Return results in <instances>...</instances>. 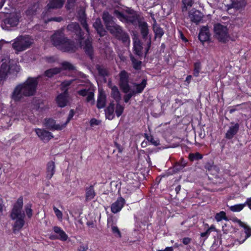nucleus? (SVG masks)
<instances>
[{
    "label": "nucleus",
    "instance_id": "7c9ffc66",
    "mask_svg": "<svg viewBox=\"0 0 251 251\" xmlns=\"http://www.w3.org/2000/svg\"><path fill=\"white\" fill-rule=\"evenodd\" d=\"M139 26L140 28L141 33L143 39L146 40L149 34V28L147 23L145 22H140Z\"/></svg>",
    "mask_w": 251,
    "mask_h": 251
},
{
    "label": "nucleus",
    "instance_id": "72a5a7b5",
    "mask_svg": "<svg viewBox=\"0 0 251 251\" xmlns=\"http://www.w3.org/2000/svg\"><path fill=\"white\" fill-rule=\"evenodd\" d=\"M111 97L115 100L116 102L120 101L121 100V96L118 88L116 86L111 87Z\"/></svg>",
    "mask_w": 251,
    "mask_h": 251
},
{
    "label": "nucleus",
    "instance_id": "338daca9",
    "mask_svg": "<svg viewBox=\"0 0 251 251\" xmlns=\"http://www.w3.org/2000/svg\"><path fill=\"white\" fill-rule=\"evenodd\" d=\"M88 249V246L87 245H80L78 248V251H86Z\"/></svg>",
    "mask_w": 251,
    "mask_h": 251
},
{
    "label": "nucleus",
    "instance_id": "f3484780",
    "mask_svg": "<svg viewBox=\"0 0 251 251\" xmlns=\"http://www.w3.org/2000/svg\"><path fill=\"white\" fill-rule=\"evenodd\" d=\"M78 21L80 22L83 27L86 30L88 35L90 34V29L86 22V17L85 11L83 10H80L78 12Z\"/></svg>",
    "mask_w": 251,
    "mask_h": 251
},
{
    "label": "nucleus",
    "instance_id": "4c0bfd02",
    "mask_svg": "<svg viewBox=\"0 0 251 251\" xmlns=\"http://www.w3.org/2000/svg\"><path fill=\"white\" fill-rule=\"evenodd\" d=\"M130 58L133 67L136 70H140L141 69L142 62L136 59L132 55H130Z\"/></svg>",
    "mask_w": 251,
    "mask_h": 251
},
{
    "label": "nucleus",
    "instance_id": "dca6fc26",
    "mask_svg": "<svg viewBox=\"0 0 251 251\" xmlns=\"http://www.w3.org/2000/svg\"><path fill=\"white\" fill-rule=\"evenodd\" d=\"M68 97L67 89H66L63 93L59 94L56 98V101L58 106L64 107L67 105L68 102Z\"/></svg>",
    "mask_w": 251,
    "mask_h": 251
},
{
    "label": "nucleus",
    "instance_id": "603ef678",
    "mask_svg": "<svg viewBox=\"0 0 251 251\" xmlns=\"http://www.w3.org/2000/svg\"><path fill=\"white\" fill-rule=\"evenodd\" d=\"M76 0H67L66 4V8L67 10H70L74 8Z\"/></svg>",
    "mask_w": 251,
    "mask_h": 251
},
{
    "label": "nucleus",
    "instance_id": "a19ab883",
    "mask_svg": "<svg viewBox=\"0 0 251 251\" xmlns=\"http://www.w3.org/2000/svg\"><path fill=\"white\" fill-rule=\"evenodd\" d=\"M146 139L154 146H157L159 145V141L158 140H155L152 136L148 135L147 134H145Z\"/></svg>",
    "mask_w": 251,
    "mask_h": 251
},
{
    "label": "nucleus",
    "instance_id": "8fccbe9b",
    "mask_svg": "<svg viewBox=\"0 0 251 251\" xmlns=\"http://www.w3.org/2000/svg\"><path fill=\"white\" fill-rule=\"evenodd\" d=\"M185 167V164H180V163H176L174 165L173 170L175 173L181 171Z\"/></svg>",
    "mask_w": 251,
    "mask_h": 251
},
{
    "label": "nucleus",
    "instance_id": "a18cd8bd",
    "mask_svg": "<svg viewBox=\"0 0 251 251\" xmlns=\"http://www.w3.org/2000/svg\"><path fill=\"white\" fill-rule=\"evenodd\" d=\"M202 156L201 154L197 152L195 153H190L189 155V158L191 161L198 160L201 159Z\"/></svg>",
    "mask_w": 251,
    "mask_h": 251
},
{
    "label": "nucleus",
    "instance_id": "b1692460",
    "mask_svg": "<svg viewBox=\"0 0 251 251\" xmlns=\"http://www.w3.org/2000/svg\"><path fill=\"white\" fill-rule=\"evenodd\" d=\"M106 99L105 93L103 91H99L97 103L98 108L101 109L105 107Z\"/></svg>",
    "mask_w": 251,
    "mask_h": 251
},
{
    "label": "nucleus",
    "instance_id": "774afa93",
    "mask_svg": "<svg viewBox=\"0 0 251 251\" xmlns=\"http://www.w3.org/2000/svg\"><path fill=\"white\" fill-rule=\"evenodd\" d=\"M191 239L188 237H185L182 239V242L184 245H188L190 243Z\"/></svg>",
    "mask_w": 251,
    "mask_h": 251
},
{
    "label": "nucleus",
    "instance_id": "1a4fd4ad",
    "mask_svg": "<svg viewBox=\"0 0 251 251\" xmlns=\"http://www.w3.org/2000/svg\"><path fill=\"white\" fill-rule=\"evenodd\" d=\"M66 28L68 31L74 33L78 40H83L84 38V33L77 23L72 22L67 26Z\"/></svg>",
    "mask_w": 251,
    "mask_h": 251
},
{
    "label": "nucleus",
    "instance_id": "6e6d98bb",
    "mask_svg": "<svg viewBox=\"0 0 251 251\" xmlns=\"http://www.w3.org/2000/svg\"><path fill=\"white\" fill-rule=\"evenodd\" d=\"M124 96V99L125 102L127 103L129 101V100L131 98V97L135 95V93L133 92V91H131L129 93L127 94Z\"/></svg>",
    "mask_w": 251,
    "mask_h": 251
},
{
    "label": "nucleus",
    "instance_id": "f03ea898",
    "mask_svg": "<svg viewBox=\"0 0 251 251\" xmlns=\"http://www.w3.org/2000/svg\"><path fill=\"white\" fill-rule=\"evenodd\" d=\"M23 205V198L20 197L14 205L10 214L11 219L16 220L13 227V232L15 233L17 231H19L25 224L24 218L25 215L24 212L22 211Z\"/></svg>",
    "mask_w": 251,
    "mask_h": 251
},
{
    "label": "nucleus",
    "instance_id": "2f4dec72",
    "mask_svg": "<svg viewBox=\"0 0 251 251\" xmlns=\"http://www.w3.org/2000/svg\"><path fill=\"white\" fill-rule=\"evenodd\" d=\"M129 15L126 16L125 22L130 23L132 24H135L138 20V17L134 11L132 10L129 11Z\"/></svg>",
    "mask_w": 251,
    "mask_h": 251
},
{
    "label": "nucleus",
    "instance_id": "393cba45",
    "mask_svg": "<svg viewBox=\"0 0 251 251\" xmlns=\"http://www.w3.org/2000/svg\"><path fill=\"white\" fill-rule=\"evenodd\" d=\"M246 5L245 0H231V3L228 5V9L235 8L239 10L244 8Z\"/></svg>",
    "mask_w": 251,
    "mask_h": 251
},
{
    "label": "nucleus",
    "instance_id": "c03bdc74",
    "mask_svg": "<svg viewBox=\"0 0 251 251\" xmlns=\"http://www.w3.org/2000/svg\"><path fill=\"white\" fill-rule=\"evenodd\" d=\"M215 218L218 222L221 221L223 219L226 221L228 220V219L226 217V213L224 211H221L220 212L217 213L215 215Z\"/></svg>",
    "mask_w": 251,
    "mask_h": 251
},
{
    "label": "nucleus",
    "instance_id": "6e6552de",
    "mask_svg": "<svg viewBox=\"0 0 251 251\" xmlns=\"http://www.w3.org/2000/svg\"><path fill=\"white\" fill-rule=\"evenodd\" d=\"M120 86L123 92L127 93L130 91V87L128 82V75L126 71H122L119 74Z\"/></svg>",
    "mask_w": 251,
    "mask_h": 251
},
{
    "label": "nucleus",
    "instance_id": "79ce46f5",
    "mask_svg": "<svg viewBox=\"0 0 251 251\" xmlns=\"http://www.w3.org/2000/svg\"><path fill=\"white\" fill-rule=\"evenodd\" d=\"M124 109V107L120 104V101L116 102L115 113L118 117L122 114Z\"/></svg>",
    "mask_w": 251,
    "mask_h": 251
},
{
    "label": "nucleus",
    "instance_id": "ddd939ff",
    "mask_svg": "<svg viewBox=\"0 0 251 251\" xmlns=\"http://www.w3.org/2000/svg\"><path fill=\"white\" fill-rule=\"evenodd\" d=\"M35 131L39 138L44 142H48L53 137L51 132L44 129L36 128Z\"/></svg>",
    "mask_w": 251,
    "mask_h": 251
},
{
    "label": "nucleus",
    "instance_id": "0eeeda50",
    "mask_svg": "<svg viewBox=\"0 0 251 251\" xmlns=\"http://www.w3.org/2000/svg\"><path fill=\"white\" fill-rule=\"evenodd\" d=\"M66 38V37L62 31L57 30L51 36L50 40L52 44L57 49L60 50L61 45H63Z\"/></svg>",
    "mask_w": 251,
    "mask_h": 251
},
{
    "label": "nucleus",
    "instance_id": "2eb2a0df",
    "mask_svg": "<svg viewBox=\"0 0 251 251\" xmlns=\"http://www.w3.org/2000/svg\"><path fill=\"white\" fill-rule=\"evenodd\" d=\"M13 66L8 65L6 63H3L0 68V83L4 81L10 70H13Z\"/></svg>",
    "mask_w": 251,
    "mask_h": 251
},
{
    "label": "nucleus",
    "instance_id": "9d476101",
    "mask_svg": "<svg viewBox=\"0 0 251 251\" xmlns=\"http://www.w3.org/2000/svg\"><path fill=\"white\" fill-rule=\"evenodd\" d=\"M80 45L83 48L85 53L92 59L94 55V49L92 46V40L88 38L84 42L82 40H78Z\"/></svg>",
    "mask_w": 251,
    "mask_h": 251
},
{
    "label": "nucleus",
    "instance_id": "58836bf2",
    "mask_svg": "<svg viewBox=\"0 0 251 251\" xmlns=\"http://www.w3.org/2000/svg\"><path fill=\"white\" fill-rule=\"evenodd\" d=\"M61 69L59 68H54L52 69H50L45 72V75L46 76L51 77L53 75L57 74L58 73H60L61 71Z\"/></svg>",
    "mask_w": 251,
    "mask_h": 251
},
{
    "label": "nucleus",
    "instance_id": "f257e3e1",
    "mask_svg": "<svg viewBox=\"0 0 251 251\" xmlns=\"http://www.w3.org/2000/svg\"><path fill=\"white\" fill-rule=\"evenodd\" d=\"M37 77H29L25 82L17 85L11 94V98L15 101L20 100L24 97H30L35 95L38 79Z\"/></svg>",
    "mask_w": 251,
    "mask_h": 251
},
{
    "label": "nucleus",
    "instance_id": "5fc2aeb1",
    "mask_svg": "<svg viewBox=\"0 0 251 251\" xmlns=\"http://www.w3.org/2000/svg\"><path fill=\"white\" fill-rule=\"evenodd\" d=\"M201 64L199 62L195 63V69L194 71V75L195 76L199 75V72L201 70Z\"/></svg>",
    "mask_w": 251,
    "mask_h": 251
},
{
    "label": "nucleus",
    "instance_id": "cd10ccee",
    "mask_svg": "<svg viewBox=\"0 0 251 251\" xmlns=\"http://www.w3.org/2000/svg\"><path fill=\"white\" fill-rule=\"evenodd\" d=\"M96 194L95 192L94 186L91 185L85 189V200L86 201H89L93 200Z\"/></svg>",
    "mask_w": 251,
    "mask_h": 251
},
{
    "label": "nucleus",
    "instance_id": "bb28decb",
    "mask_svg": "<svg viewBox=\"0 0 251 251\" xmlns=\"http://www.w3.org/2000/svg\"><path fill=\"white\" fill-rule=\"evenodd\" d=\"M133 48L135 53L139 56H142L143 54L142 43L138 39L134 40Z\"/></svg>",
    "mask_w": 251,
    "mask_h": 251
},
{
    "label": "nucleus",
    "instance_id": "052dcab7",
    "mask_svg": "<svg viewBox=\"0 0 251 251\" xmlns=\"http://www.w3.org/2000/svg\"><path fill=\"white\" fill-rule=\"evenodd\" d=\"M74 114H75V112H74V110L73 109H71L70 112H69V115H68V118L67 119V121L66 122L64 123L63 124H66V126L67 125V124L70 121V120L72 119V118L73 117L74 115Z\"/></svg>",
    "mask_w": 251,
    "mask_h": 251
},
{
    "label": "nucleus",
    "instance_id": "f8f14e48",
    "mask_svg": "<svg viewBox=\"0 0 251 251\" xmlns=\"http://www.w3.org/2000/svg\"><path fill=\"white\" fill-rule=\"evenodd\" d=\"M44 121V126L51 130H60L66 126V124H56L55 121L51 118H46Z\"/></svg>",
    "mask_w": 251,
    "mask_h": 251
},
{
    "label": "nucleus",
    "instance_id": "5701e85b",
    "mask_svg": "<svg viewBox=\"0 0 251 251\" xmlns=\"http://www.w3.org/2000/svg\"><path fill=\"white\" fill-rule=\"evenodd\" d=\"M210 36L209 29L206 26L202 27L199 34V39L202 43L208 40Z\"/></svg>",
    "mask_w": 251,
    "mask_h": 251
},
{
    "label": "nucleus",
    "instance_id": "c9c22d12",
    "mask_svg": "<svg viewBox=\"0 0 251 251\" xmlns=\"http://www.w3.org/2000/svg\"><path fill=\"white\" fill-rule=\"evenodd\" d=\"M152 29L155 34V38H161L164 34V31L163 29L156 24L155 21L153 25Z\"/></svg>",
    "mask_w": 251,
    "mask_h": 251
},
{
    "label": "nucleus",
    "instance_id": "49530a36",
    "mask_svg": "<svg viewBox=\"0 0 251 251\" xmlns=\"http://www.w3.org/2000/svg\"><path fill=\"white\" fill-rule=\"evenodd\" d=\"M62 66L65 70H75V67L69 62H63L62 63Z\"/></svg>",
    "mask_w": 251,
    "mask_h": 251
},
{
    "label": "nucleus",
    "instance_id": "a211bd4d",
    "mask_svg": "<svg viewBox=\"0 0 251 251\" xmlns=\"http://www.w3.org/2000/svg\"><path fill=\"white\" fill-rule=\"evenodd\" d=\"M125 203V201L122 197L119 198L117 201L114 202L111 206L112 212L116 213L119 212L123 207Z\"/></svg>",
    "mask_w": 251,
    "mask_h": 251
},
{
    "label": "nucleus",
    "instance_id": "680f3d73",
    "mask_svg": "<svg viewBox=\"0 0 251 251\" xmlns=\"http://www.w3.org/2000/svg\"><path fill=\"white\" fill-rule=\"evenodd\" d=\"M63 20V18L61 17H53L51 18L50 19H48L47 21H46V23L50 22V21H54L57 22H60Z\"/></svg>",
    "mask_w": 251,
    "mask_h": 251
},
{
    "label": "nucleus",
    "instance_id": "4468645a",
    "mask_svg": "<svg viewBox=\"0 0 251 251\" xmlns=\"http://www.w3.org/2000/svg\"><path fill=\"white\" fill-rule=\"evenodd\" d=\"M188 16L190 21L196 25L199 24L203 18V15L200 11L193 9L189 12Z\"/></svg>",
    "mask_w": 251,
    "mask_h": 251
},
{
    "label": "nucleus",
    "instance_id": "7ed1b4c3",
    "mask_svg": "<svg viewBox=\"0 0 251 251\" xmlns=\"http://www.w3.org/2000/svg\"><path fill=\"white\" fill-rule=\"evenodd\" d=\"M20 18V13L16 11L6 13L1 23L2 28L6 30H11L18 25Z\"/></svg>",
    "mask_w": 251,
    "mask_h": 251
},
{
    "label": "nucleus",
    "instance_id": "e433bc0d",
    "mask_svg": "<svg viewBox=\"0 0 251 251\" xmlns=\"http://www.w3.org/2000/svg\"><path fill=\"white\" fill-rule=\"evenodd\" d=\"M146 85L147 79H143L141 83L135 84L136 90H133V92L135 93V94L142 93Z\"/></svg>",
    "mask_w": 251,
    "mask_h": 251
},
{
    "label": "nucleus",
    "instance_id": "bf43d9fd",
    "mask_svg": "<svg viewBox=\"0 0 251 251\" xmlns=\"http://www.w3.org/2000/svg\"><path fill=\"white\" fill-rule=\"evenodd\" d=\"M112 231L114 234H117L118 237H121V232L117 226H112L111 227Z\"/></svg>",
    "mask_w": 251,
    "mask_h": 251
},
{
    "label": "nucleus",
    "instance_id": "20e7f679",
    "mask_svg": "<svg viewBox=\"0 0 251 251\" xmlns=\"http://www.w3.org/2000/svg\"><path fill=\"white\" fill-rule=\"evenodd\" d=\"M107 30L118 40L121 41L125 44H129L130 38L128 33L123 30V28L115 23L113 25L108 28Z\"/></svg>",
    "mask_w": 251,
    "mask_h": 251
},
{
    "label": "nucleus",
    "instance_id": "c756f323",
    "mask_svg": "<svg viewBox=\"0 0 251 251\" xmlns=\"http://www.w3.org/2000/svg\"><path fill=\"white\" fill-rule=\"evenodd\" d=\"M55 163L51 161L48 163L47 166V177L50 179L55 173Z\"/></svg>",
    "mask_w": 251,
    "mask_h": 251
},
{
    "label": "nucleus",
    "instance_id": "864d4df0",
    "mask_svg": "<svg viewBox=\"0 0 251 251\" xmlns=\"http://www.w3.org/2000/svg\"><path fill=\"white\" fill-rule=\"evenodd\" d=\"M94 90L92 89V90L87 95L86 101L87 102H90L91 101H92V103L93 104L94 103Z\"/></svg>",
    "mask_w": 251,
    "mask_h": 251
},
{
    "label": "nucleus",
    "instance_id": "6ab92c4d",
    "mask_svg": "<svg viewBox=\"0 0 251 251\" xmlns=\"http://www.w3.org/2000/svg\"><path fill=\"white\" fill-rule=\"evenodd\" d=\"M93 26L100 37H103L106 34V31L104 29L100 18H97L95 22L93 23Z\"/></svg>",
    "mask_w": 251,
    "mask_h": 251
},
{
    "label": "nucleus",
    "instance_id": "423d86ee",
    "mask_svg": "<svg viewBox=\"0 0 251 251\" xmlns=\"http://www.w3.org/2000/svg\"><path fill=\"white\" fill-rule=\"evenodd\" d=\"M32 42L28 37L20 36L17 38L12 44L14 50L18 51H23L28 48Z\"/></svg>",
    "mask_w": 251,
    "mask_h": 251
},
{
    "label": "nucleus",
    "instance_id": "0e129e2a",
    "mask_svg": "<svg viewBox=\"0 0 251 251\" xmlns=\"http://www.w3.org/2000/svg\"><path fill=\"white\" fill-rule=\"evenodd\" d=\"M204 168L208 171H211L214 168L213 163L207 162L204 166Z\"/></svg>",
    "mask_w": 251,
    "mask_h": 251
},
{
    "label": "nucleus",
    "instance_id": "39448f33",
    "mask_svg": "<svg viewBox=\"0 0 251 251\" xmlns=\"http://www.w3.org/2000/svg\"><path fill=\"white\" fill-rule=\"evenodd\" d=\"M214 36L220 42L226 43L228 41L229 35L227 26L220 23L215 24Z\"/></svg>",
    "mask_w": 251,
    "mask_h": 251
},
{
    "label": "nucleus",
    "instance_id": "ea45409f",
    "mask_svg": "<svg viewBox=\"0 0 251 251\" xmlns=\"http://www.w3.org/2000/svg\"><path fill=\"white\" fill-rule=\"evenodd\" d=\"M96 68L100 75L102 77H105L109 75L107 69L104 67L102 66L97 65Z\"/></svg>",
    "mask_w": 251,
    "mask_h": 251
},
{
    "label": "nucleus",
    "instance_id": "4be33fe9",
    "mask_svg": "<svg viewBox=\"0 0 251 251\" xmlns=\"http://www.w3.org/2000/svg\"><path fill=\"white\" fill-rule=\"evenodd\" d=\"M54 232L57 234V236H55L52 235V239H58L62 241H66L68 239V235L66 233L58 226L53 227Z\"/></svg>",
    "mask_w": 251,
    "mask_h": 251
},
{
    "label": "nucleus",
    "instance_id": "473e14b6",
    "mask_svg": "<svg viewBox=\"0 0 251 251\" xmlns=\"http://www.w3.org/2000/svg\"><path fill=\"white\" fill-rule=\"evenodd\" d=\"M38 8L39 4L35 3L28 7L25 11V14L27 16L32 17L36 14Z\"/></svg>",
    "mask_w": 251,
    "mask_h": 251
},
{
    "label": "nucleus",
    "instance_id": "f704fd0d",
    "mask_svg": "<svg viewBox=\"0 0 251 251\" xmlns=\"http://www.w3.org/2000/svg\"><path fill=\"white\" fill-rule=\"evenodd\" d=\"M234 222L237 223L241 226L243 227L245 229V232L246 234V239L249 238L251 236V228L250 227L246 225L245 223L242 222L241 220L235 219L234 220Z\"/></svg>",
    "mask_w": 251,
    "mask_h": 251
},
{
    "label": "nucleus",
    "instance_id": "aec40b11",
    "mask_svg": "<svg viewBox=\"0 0 251 251\" xmlns=\"http://www.w3.org/2000/svg\"><path fill=\"white\" fill-rule=\"evenodd\" d=\"M232 126H230L226 134V138L228 139H232L238 132L239 129V125L238 123L234 124L231 122Z\"/></svg>",
    "mask_w": 251,
    "mask_h": 251
},
{
    "label": "nucleus",
    "instance_id": "3c124183",
    "mask_svg": "<svg viewBox=\"0 0 251 251\" xmlns=\"http://www.w3.org/2000/svg\"><path fill=\"white\" fill-rule=\"evenodd\" d=\"M114 13L117 17V18L119 19H120L121 21L125 22L126 15H124L123 13L117 10H115Z\"/></svg>",
    "mask_w": 251,
    "mask_h": 251
},
{
    "label": "nucleus",
    "instance_id": "09e8293b",
    "mask_svg": "<svg viewBox=\"0 0 251 251\" xmlns=\"http://www.w3.org/2000/svg\"><path fill=\"white\" fill-rule=\"evenodd\" d=\"M92 90V88L91 87H89L88 88H85L82 89L80 90H79L77 92V93L83 97H85L87 96L88 93Z\"/></svg>",
    "mask_w": 251,
    "mask_h": 251
},
{
    "label": "nucleus",
    "instance_id": "13d9d810",
    "mask_svg": "<svg viewBox=\"0 0 251 251\" xmlns=\"http://www.w3.org/2000/svg\"><path fill=\"white\" fill-rule=\"evenodd\" d=\"M182 2L185 6L183 8L182 11L187 10L186 6H191L193 4V0H182Z\"/></svg>",
    "mask_w": 251,
    "mask_h": 251
},
{
    "label": "nucleus",
    "instance_id": "c85d7f7f",
    "mask_svg": "<svg viewBox=\"0 0 251 251\" xmlns=\"http://www.w3.org/2000/svg\"><path fill=\"white\" fill-rule=\"evenodd\" d=\"M114 104L113 102H111L107 108L105 109V116L107 119L111 120L114 117Z\"/></svg>",
    "mask_w": 251,
    "mask_h": 251
},
{
    "label": "nucleus",
    "instance_id": "9b49d317",
    "mask_svg": "<svg viewBox=\"0 0 251 251\" xmlns=\"http://www.w3.org/2000/svg\"><path fill=\"white\" fill-rule=\"evenodd\" d=\"M61 46L59 50L63 52H74L76 49L75 42L67 37L66 38L63 45H61Z\"/></svg>",
    "mask_w": 251,
    "mask_h": 251
},
{
    "label": "nucleus",
    "instance_id": "a878e982",
    "mask_svg": "<svg viewBox=\"0 0 251 251\" xmlns=\"http://www.w3.org/2000/svg\"><path fill=\"white\" fill-rule=\"evenodd\" d=\"M65 2V0H49L47 4L49 9H57L62 7Z\"/></svg>",
    "mask_w": 251,
    "mask_h": 251
},
{
    "label": "nucleus",
    "instance_id": "4d7b16f0",
    "mask_svg": "<svg viewBox=\"0 0 251 251\" xmlns=\"http://www.w3.org/2000/svg\"><path fill=\"white\" fill-rule=\"evenodd\" d=\"M53 209L54 211V212L55 213L56 217L58 218V219H62V213L61 211H60L58 208H57L56 207L53 206Z\"/></svg>",
    "mask_w": 251,
    "mask_h": 251
},
{
    "label": "nucleus",
    "instance_id": "37998d69",
    "mask_svg": "<svg viewBox=\"0 0 251 251\" xmlns=\"http://www.w3.org/2000/svg\"><path fill=\"white\" fill-rule=\"evenodd\" d=\"M246 206V204H236L230 207V209L233 212H239L242 210L244 207Z\"/></svg>",
    "mask_w": 251,
    "mask_h": 251
},
{
    "label": "nucleus",
    "instance_id": "69168bd1",
    "mask_svg": "<svg viewBox=\"0 0 251 251\" xmlns=\"http://www.w3.org/2000/svg\"><path fill=\"white\" fill-rule=\"evenodd\" d=\"M210 233V228L207 229L206 231L201 233V236L207 238Z\"/></svg>",
    "mask_w": 251,
    "mask_h": 251
},
{
    "label": "nucleus",
    "instance_id": "412c9836",
    "mask_svg": "<svg viewBox=\"0 0 251 251\" xmlns=\"http://www.w3.org/2000/svg\"><path fill=\"white\" fill-rule=\"evenodd\" d=\"M102 19L106 28L110 27L111 26L116 23L113 21V17L107 11H104L102 15Z\"/></svg>",
    "mask_w": 251,
    "mask_h": 251
},
{
    "label": "nucleus",
    "instance_id": "e2e57ef3",
    "mask_svg": "<svg viewBox=\"0 0 251 251\" xmlns=\"http://www.w3.org/2000/svg\"><path fill=\"white\" fill-rule=\"evenodd\" d=\"M74 80V79L65 80L62 83L61 85L62 87L65 89V88L70 86Z\"/></svg>",
    "mask_w": 251,
    "mask_h": 251
},
{
    "label": "nucleus",
    "instance_id": "de8ad7c7",
    "mask_svg": "<svg viewBox=\"0 0 251 251\" xmlns=\"http://www.w3.org/2000/svg\"><path fill=\"white\" fill-rule=\"evenodd\" d=\"M31 207L32 204L31 203H27L25 205V211L29 218H30L32 216V210Z\"/></svg>",
    "mask_w": 251,
    "mask_h": 251
}]
</instances>
